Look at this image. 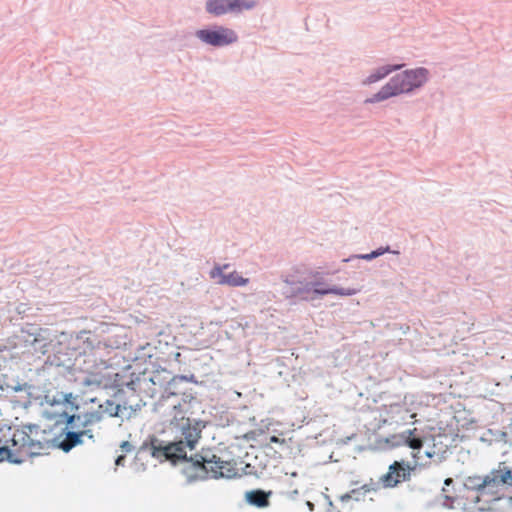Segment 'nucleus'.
I'll use <instances>...</instances> for the list:
<instances>
[{
  "label": "nucleus",
  "mask_w": 512,
  "mask_h": 512,
  "mask_svg": "<svg viewBox=\"0 0 512 512\" xmlns=\"http://www.w3.org/2000/svg\"><path fill=\"white\" fill-rule=\"evenodd\" d=\"M182 379L178 375L171 376L165 369L155 372L150 377V382L160 388L156 408L171 409L174 419L181 418L180 430L183 438L179 441L165 442L157 437H151L149 441L142 443L139 452H149L152 457L160 461H170L173 464L185 461L186 465L183 467L182 473L188 484L208 478L230 479L236 477L238 475L236 469L210 451L187 457L186 448L191 450L195 448L206 427V422L190 417L185 418L186 414L192 413L198 400L193 389L183 384Z\"/></svg>",
  "instance_id": "obj_1"
},
{
  "label": "nucleus",
  "mask_w": 512,
  "mask_h": 512,
  "mask_svg": "<svg viewBox=\"0 0 512 512\" xmlns=\"http://www.w3.org/2000/svg\"><path fill=\"white\" fill-rule=\"evenodd\" d=\"M464 487L467 490L477 492V495L471 498L474 503H479L482 498L485 499V504L479 506L477 509L481 512L490 509L489 503L495 502L501 498L500 491L504 487H512V470L509 469L504 463H500L497 469H493L485 476H469L465 479Z\"/></svg>",
  "instance_id": "obj_2"
},
{
  "label": "nucleus",
  "mask_w": 512,
  "mask_h": 512,
  "mask_svg": "<svg viewBox=\"0 0 512 512\" xmlns=\"http://www.w3.org/2000/svg\"><path fill=\"white\" fill-rule=\"evenodd\" d=\"M429 77L428 69L418 67L408 69L393 76L381 89L365 100V103H378L400 94H409L421 88Z\"/></svg>",
  "instance_id": "obj_3"
},
{
  "label": "nucleus",
  "mask_w": 512,
  "mask_h": 512,
  "mask_svg": "<svg viewBox=\"0 0 512 512\" xmlns=\"http://www.w3.org/2000/svg\"><path fill=\"white\" fill-rule=\"evenodd\" d=\"M432 435H426L424 431L417 428L407 429L400 433L393 434L386 439L387 444L390 447L407 446L412 449V457L415 460V466L421 464L419 461L422 459V448L423 445L428 441L432 440Z\"/></svg>",
  "instance_id": "obj_4"
},
{
  "label": "nucleus",
  "mask_w": 512,
  "mask_h": 512,
  "mask_svg": "<svg viewBox=\"0 0 512 512\" xmlns=\"http://www.w3.org/2000/svg\"><path fill=\"white\" fill-rule=\"evenodd\" d=\"M110 388L114 390L112 397L115 399L116 403L124 405L122 410L127 413L131 412V418L145 406V402H143L137 393L135 380L126 383H117V379H114V383H112Z\"/></svg>",
  "instance_id": "obj_5"
},
{
  "label": "nucleus",
  "mask_w": 512,
  "mask_h": 512,
  "mask_svg": "<svg viewBox=\"0 0 512 512\" xmlns=\"http://www.w3.org/2000/svg\"><path fill=\"white\" fill-rule=\"evenodd\" d=\"M283 283L282 295L286 299L309 301L319 297L315 294V290L320 285L317 280L306 281L289 275L283 279Z\"/></svg>",
  "instance_id": "obj_6"
},
{
  "label": "nucleus",
  "mask_w": 512,
  "mask_h": 512,
  "mask_svg": "<svg viewBox=\"0 0 512 512\" xmlns=\"http://www.w3.org/2000/svg\"><path fill=\"white\" fill-rule=\"evenodd\" d=\"M195 36L204 44L213 47H225L238 41L237 33L223 25H213L208 28L199 29Z\"/></svg>",
  "instance_id": "obj_7"
},
{
  "label": "nucleus",
  "mask_w": 512,
  "mask_h": 512,
  "mask_svg": "<svg viewBox=\"0 0 512 512\" xmlns=\"http://www.w3.org/2000/svg\"><path fill=\"white\" fill-rule=\"evenodd\" d=\"M60 417L64 418V423H67V428L84 430L91 429L92 426L102 421V411H97L96 409L83 410L72 414L63 411Z\"/></svg>",
  "instance_id": "obj_8"
},
{
  "label": "nucleus",
  "mask_w": 512,
  "mask_h": 512,
  "mask_svg": "<svg viewBox=\"0 0 512 512\" xmlns=\"http://www.w3.org/2000/svg\"><path fill=\"white\" fill-rule=\"evenodd\" d=\"M62 432L65 434V437L63 439H60V437H54L52 439V446L61 449L65 453H68L74 447L83 444V437H87L94 441L92 429L81 430L67 428V423H65V427L62 428Z\"/></svg>",
  "instance_id": "obj_9"
},
{
  "label": "nucleus",
  "mask_w": 512,
  "mask_h": 512,
  "mask_svg": "<svg viewBox=\"0 0 512 512\" xmlns=\"http://www.w3.org/2000/svg\"><path fill=\"white\" fill-rule=\"evenodd\" d=\"M13 446L20 445L22 448L27 447V454L30 456L40 455L41 451L48 449L52 446L51 441L34 440L25 430H17L11 439Z\"/></svg>",
  "instance_id": "obj_10"
},
{
  "label": "nucleus",
  "mask_w": 512,
  "mask_h": 512,
  "mask_svg": "<svg viewBox=\"0 0 512 512\" xmlns=\"http://www.w3.org/2000/svg\"><path fill=\"white\" fill-rule=\"evenodd\" d=\"M228 265L220 266L216 265L209 272V276L211 279L216 280V282L220 285H228L231 287H242L245 286L248 282V278L242 277L238 272L233 271L229 274L223 273V269L227 268Z\"/></svg>",
  "instance_id": "obj_11"
},
{
  "label": "nucleus",
  "mask_w": 512,
  "mask_h": 512,
  "mask_svg": "<svg viewBox=\"0 0 512 512\" xmlns=\"http://www.w3.org/2000/svg\"><path fill=\"white\" fill-rule=\"evenodd\" d=\"M410 470L409 465L395 461L389 466V472L382 477L384 487L392 488L407 480L410 476Z\"/></svg>",
  "instance_id": "obj_12"
},
{
  "label": "nucleus",
  "mask_w": 512,
  "mask_h": 512,
  "mask_svg": "<svg viewBox=\"0 0 512 512\" xmlns=\"http://www.w3.org/2000/svg\"><path fill=\"white\" fill-rule=\"evenodd\" d=\"M78 396L73 395V393L69 392H62V391H56L54 393L48 392L44 396L45 403L49 404L50 406H56V405H65L67 409H69L71 412L76 413L79 411V405L77 403Z\"/></svg>",
  "instance_id": "obj_13"
},
{
  "label": "nucleus",
  "mask_w": 512,
  "mask_h": 512,
  "mask_svg": "<svg viewBox=\"0 0 512 512\" xmlns=\"http://www.w3.org/2000/svg\"><path fill=\"white\" fill-rule=\"evenodd\" d=\"M23 332L28 334V337L25 338L26 343L31 344L36 352H41L43 354L46 353L51 342V340L45 335L46 330L32 327L31 330H23Z\"/></svg>",
  "instance_id": "obj_14"
},
{
  "label": "nucleus",
  "mask_w": 512,
  "mask_h": 512,
  "mask_svg": "<svg viewBox=\"0 0 512 512\" xmlns=\"http://www.w3.org/2000/svg\"><path fill=\"white\" fill-rule=\"evenodd\" d=\"M123 408L124 405L116 403L115 399L112 397L99 404L96 410L102 411V420L104 419V415H108L109 417L119 418L121 422H124L131 419V412H124L122 410Z\"/></svg>",
  "instance_id": "obj_15"
},
{
  "label": "nucleus",
  "mask_w": 512,
  "mask_h": 512,
  "mask_svg": "<svg viewBox=\"0 0 512 512\" xmlns=\"http://www.w3.org/2000/svg\"><path fill=\"white\" fill-rule=\"evenodd\" d=\"M81 384L90 390L108 389L112 386L111 378L102 373H88L81 379Z\"/></svg>",
  "instance_id": "obj_16"
},
{
  "label": "nucleus",
  "mask_w": 512,
  "mask_h": 512,
  "mask_svg": "<svg viewBox=\"0 0 512 512\" xmlns=\"http://www.w3.org/2000/svg\"><path fill=\"white\" fill-rule=\"evenodd\" d=\"M403 67V64H388L376 68L364 80L363 85H371L386 78L392 72L398 71Z\"/></svg>",
  "instance_id": "obj_17"
},
{
  "label": "nucleus",
  "mask_w": 512,
  "mask_h": 512,
  "mask_svg": "<svg viewBox=\"0 0 512 512\" xmlns=\"http://www.w3.org/2000/svg\"><path fill=\"white\" fill-rule=\"evenodd\" d=\"M272 494V491L266 492L262 489H255L245 493V500L251 506L265 508L269 506V498Z\"/></svg>",
  "instance_id": "obj_18"
},
{
  "label": "nucleus",
  "mask_w": 512,
  "mask_h": 512,
  "mask_svg": "<svg viewBox=\"0 0 512 512\" xmlns=\"http://www.w3.org/2000/svg\"><path fill=\"white\" fill-rule=\"evenodd\" d=\"M205 9L207 13L216 17L230 13L229 0H207Z\"/></svg>",
  "instance_id": "obj_19"
},
{
  "label": "nucleus",
  "mask_w": 512,
  "mask_h": 512,
  "mask_svg": "<svg viewBox=\"0 0 512 512\" xmlns=\"http://www.w3.org/2000/svg\"><path fill=\"white\" fill-rule=\"evenodd\" d=\"M77 339L82 341L83 344L86 346V349L90 351L101 349V347L104 345L98 339V336L95 333H92L91 331H81L78 334Z\"/></svg>",
  "instance_id": "obj_20"
},
{
  "label": "nucleus",
  "mask_w": 512,
  "mask_h": 512,
  "mask_svg": "<svg viewBox=\"0 0 512 512\" xmlns=\"http://www.w3.org/2000/svg\"><path fill=\"white\" fill-rule=\"evenodd\" d=\"M358 293V290L355 288H341V287H327L326 289H317L315 290V294L320 296L335 294L339 296H353Z\"/></svg>",
  "instance_id": "obj_21"
},
{
  "label": "nucleus",
  "mask_w": 512,
  "mask_h": 512,
  "mask_svg": "<svg viewBox=\"0 0 512 512\" xmlns=\"http://www.w3.org/2000/svg\"><path fill=\"white\" fill-rule=\"evenodd\" d=\"M256 6L254 0H229L230 13H240L243 10H251Z\"/></svg>",
  "instance_id": "obj_22"
},
{
  "label": "nucleus",
  "mask_w": 512,
  "mask_h": 512,
  "mask_svg": "<svg viewBox=\"0 0 512 512\" xmlns=\"http://www.w3.org/2000/svg\"><path fill=\"white\" fill-rule=\"evenodd\" d=\"M5 460L12 464H21L24 461L23 458L13 453L9 447L0 446V463Z\"/></svg>",
  "instance_id": "obj_23"
},
{
  "label": "nucleus",
  "mask_w": 512,
  "mask_h": 512,
  "mask_svg": "<svg viewBox=\"0 0 512 512\" xmlns=\"http://www.w3.org/2000/svg\"><path fill=\"white\" fill-rule=\"evenodd\" d=\"M368 491H370V489H368L366 485H363L361 488L353 489L349 493L342 495L340 499L342 502H346L350 499L360 501Z\"/></svg>",
  "instance_id": "obj_24"
},
{
  "label": "nucleus",
  "mask_w": 512,
  "mask_h": 512,
  "mask_svg": "<svg viewBox=\"0 0 512 512\" xmlns=\"http://www.w3.org/2000/svg\"><path fill=\"white\" fill-rule=\"evenodd\" d=\"M389 251V247H386V248H378L376 250H373L372 252L368 253V254H361V255H356L355 258H360V259H364V260H372V259H375L381 255H383L385 252H388Z\"/></svg>",
  "instance_id": "obj_25"
},
{
  "label": "nucleus",
  "mask_w": 512,
  "mask_h": 512,
  "mask_svg": "<svg viewBox=\"0 0 512 512\" xmlns=\"http://www.w3.org/2000/svg\"><path fill=\"white\" fill-rule=\"evenodd\" d=\"M178 377L183 378L182 383L185 385H187V383L199 384V381L194 374L178 375Z\"/></svg>",
  "instance_id": "obj_26"
},
{
  "label": "nucleus",
  "mask_w": 512,
  "mask_h": 512,
  "mask_svg": "<svg viewBox=\"0 0 512 512\" xmlns=\"http://www.w3.org/2000/svg\"><path fill=\"white\" fill-rule=\"evenodd\" d=\"M39 429L40 427L37 424H27L23 426L22 430L27 431L28 434L31 436L32 433L37 432Z\"/></svg>",
  "instance_id": "obj_27"
},
{
  "label": "nucleus",
  "mask_w": 512,
  "mask_h": 512,
  "mask_svg": "<svg viewBox=\"0 0 512 512\" xmlns=\"http://www.w3.org/2000/svg\"><path fill=\"white\" fill-rule=\"evenodd\" d=\"M122 451L131 452L133 450V445L129 441H123L120 445Z\"/></svg>",
  "instance_id": "obj_28"
},
{
  "label": "nucleus",
  "mask_w": 512,
  "mask_h": 512,
  "mask_svg": "<svg viewBox=\"0 0 512 512\" xmlns=\"http://www.w3.org/2000/svg\"><path fill=\"white\" fill-rule=\"evenodd\" d=\"M507 432H504V431H499L496 435V438L497 440H501V441H504L505 443L508 442V439H507Z\"/></svg>",
  "instance_id": "obj_29"
},
{
  "label": "nucleus",
  "mask_w": 512,
  "mask_h": 512,
  "mask_svg": "<svg viewBox=\"0 0 512 512\" xmlns=\"http://www.w3.org/2000/svg\"><path fill=\"white\" fill-rule=\"evenodd\" d=\"M269 440L271 443H275V444H283L285 442L284 439L279 438L278 436H275V435L271 436Z\"/></svg>",
  "instance_id": "obj_30"
},
{
  "label": "nucleus",
  "mask_w": 512,
  "mask_h": 512,
  "mask_svg": "<svg viewBox=\"0 0 512 512\" xmlns=\"http://www.w3.org/2000/svg\"><path fill=\"white\" fill-rule=\"evenodd\" d=\"M125 455H119L116 459H115V464L117 466H123L124 465V462H125Z\"/></svg>",
  "instance_id": "obj_31"
},
{
  "label": "nucleus",
  "mask_w": 512,
  "mask_h": 512,
  "mask_svg": "<svg viewBox=\"0 0 512 512\" xmlns=\"http://www.w3.org/2000/svg\"><path fill=\"white\" fill-rule=\"evenodd\" d=\"M423 454H424V456L426 458L430 459V458H432L435 455V452L432 451V450L427 449V450L424 451Z\"/></svg>",
  "instance_id": "obj_32"
},
{
  "label": "nucleus",
  "mask_w": 512,
  "mask_h": 512,
  "mask_svg": "<svg viewBox=\"0 0 512 512\" xmlns=\"http://www.w3.org/2000/svg\"><path fill=\"white\" fill-rule=\"evenodd\" d=\"M453 483V480L451 478H447L445 481H444V484L449 486L450 484Z\"/></svg>",
  "instance_id": "obj_33"
},
{
  "label": "nucleus",
  "mask_w": 512,
  "mask_h": 512,
  "mask_svg": "<svg viewBox=\"0 0 512 512\" xmlns=\"http://www.w3.org/2000/svg\"><path fill=\"white\" fill-rule=\"evenodd\" d=\"M307 506L311 511L314 509V504L310 501L307 502Z\"/></svg>",
  "instance_id": "obj_34"
},
{
  "label": "nucleus",
  "mask_w": 512,
  "mask_h": 512,
  "mask_svg": "<svg viewBox=\"0 0 512 512\" xmlns=\"http://www.w3.org/2000/svg\"><path fill=\"white\" fill-rule=\"evenodd\" d=\"M318 282L320 283V285L318 286V289H326V288H327V287H324V286H323V283H322V282H320V281H318Z\"/></svg>",
  "instance_id": "obj_35"
},
{
  "label": "nucleus",
  "mask_w": 512,
  "mask_h": 512,
  "mask_svg": "<svg viewBox=\"0 0 512 512\" xmlns=\"http://www.w3.org/2000/svg\"><path fill=\"white\" fill-rule=\"evenodd\" d=\"M297 475H298V474H297V472H292V473H291V476H292V477H297Z\"/></svg>",
  "instance_id": "obj_36"
},
{
  "label": "nucleus",
  "mask_w": 512,
  "mask_h": 512,
  "mask_svg": "<svg viewBox=\"0 0 512 512\" xmlns=\"http://www.w3.org/2000/svg\"><path fill=\"white\" fill-rule=\"evenodd\" d=\"M510 428L512 429V419H511V423H510Z\"/></svg>",
  "instance_id": "obj_37"
},
{
  "label": "nucleus",
  "mask_w": 512,
  "mask_h": 512,
  "mask_svg": "<svg viewBox=\"0 0 512 512\" xmlns=\"http://www.w3.org/2000/svg\"><path fill=\"white\" fill-rule=\"evenodd\" d=\"M510 498L512 499V496Z\"/></svg>",
  "instance_id": "obj_38"
}]
</instances>
